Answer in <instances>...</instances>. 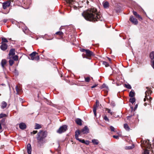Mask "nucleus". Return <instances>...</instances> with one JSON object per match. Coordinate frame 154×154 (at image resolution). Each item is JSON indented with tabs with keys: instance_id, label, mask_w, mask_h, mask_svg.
Wrapping results in <instances>:
<instances>
[{
	"instance_id": "nucleus-36",
	"label": "nucleus",
	"mask_w": 154,
	"mask_h": 154,
	"mask_svg": "<svg viewBox=\"0 0 154 154\" xmlns=\"http://www.w3.org/2000/svg\"><path fill=\"white\" fill-rule=\"evenodd\" d=\"M9 63L10 65L12 66L14 63V61L10 59L9 61Z\"/></svg>"
},
{
	"instance_id": "nucleus-5",
	"label": "nucleus",
	"mask_w": 154,
	"mask_h": 154,
	"mask_svg": "<svg viewBox=\"0 0 154 154\" xmlns=\"http://www.w3.org/2000/svg\"><path fill=\"white\" fill-rule=\"evenodd\" d=\"M67 3H68L69 5V6L72 7H73V8L75 9L76 8H77V7L76 6H75L74 5L75 4L76 2L75 1V0H65Z\"/></svg>"
},
{
	"instance_id": "nucleus-14",
	"label": "nucleus",
	"mask_w": 154,
	"mask_h": 154,
	"mask_svg": "<svg viewBox=\"0 0 154 154\" xmlns=\"http://www.w3.org/2000/svg\"><path fill=\"white\" fill-rule=\"evenodd\" d=\"M36 54H38V53H37L35 51H34L32 52V53L29 54V56L30 57V58H29V59H31L32 60H35V57Z\"/></svg>"
},
{
	"instance_id": "nucleus-3",
	"label": "nucleus",
	"mask_w": 154,
	"mask_h": 154,
	"mask_svg": "<svg viewBox=\"0 0 154 154\" xmlns=\"http://www.w3.org/2000/svg\"><path fill=\"white\" fill-rule=\"evenodd\" d=\"M151 92L152 91L151 90L149 89L145 93V96L143 100L145 102L146 100H147L148 102L145 103H144V105L145 106H146L147 104H149L151 103L152 98L149 96V95L151 94Z\"/></svg>"
},
{
	"instance_id": "nucleus-12",
	"label": "nucleus",
	"mask_w": 154,
	"mask_h": 154,
	"mask_svg": "<svg viewBox=\"0 0 154 154\" xmlns=\"http://www.w3.org/2000/svg\"><path fill=\"white\" fill-rule=\"evenodd\" d=\"M15 54V50L14 49L12 48L10 50L9 54V58L11 59Z\"/></svg>"
},
{
	"instance_id": "nucleus-53",
	"label": "nucleus",
	"mask_w": 154,
	"mask_h": 154,
	"mask_svg": "<svg viewBox=\"0 0 154 154\" xmlns=\"http://www.w3.org/2000/svg\"><path fill=\"white\" fill-rule=\"evenodd\" d=\"M132 117V115L130 116H127V119H130V118H131Z\"/></svg>"
},
{
	"instance_id": "nucleus-33",
	"label": "nucleus",
	"mask_w": 154,
	"mask_h": 154,
	"mask_svg": "<svg viewBox=\"0 0 154 154\" xmlns=\"http://www.w3.org/2000/svg\"><path fill=\"white\" fill-rule=\"evenodd\" d=\"M12 58L14 60H18V56L17 55H15L12 57Z\"/></svg>"
},
{
	"instance_id": "nucleus-11",
	"label": "nucleus",
	"mask_w": 154,
	"mask_h": 154,
	"mask_svg": "<svg viewBox=\"0 0 154 154\" xmlns=\"http://www.w3.org/2000/svg\"><path fill=\"white\" fill-rule=\"evenodd\" d=\"M130 21L134 25H137L138 22L137 20L133 16H131L129 19Z\"/></svg>"
},
{
	"instance_id": "nucleus-56",
	"label": "nucleus",
	"mask_w": 154,
	"mask_h": 154,
	"mask_svg": "<svg viewBox=\"0 0 154 154\" xmlns=\"http://www.w3.org/2000/svg\"><path fill=\"white\" fill-rule=\"evenodd\" d=\"M108 60H109V61H111V59L110 58H108Z\"/></svg>"
},
{
	"instance_id": "nucleus-50",
	"label": "nucleus",
	"mask_w": 154,
	"mask_h": 154,
	"mask_svg": "<svg viewBox=\"0 0 154 154\" xmlns=\"http://www.w3.org/2000/svg\"><path fill=\"white\" fill-rule=\"evenodd\" d=\"M84 143L87 145H88L89 143V142L88 141L86 140V141H85Z\"/></svg>"
},
{
	"instance_id": "nucleus-37",
	"label": "nucleus",
	"mask_w": 154,
	"mask_h": 154,
	"mask_svg": "<svg viewBox=\"0 0 154 154\" xmlns=\"http://www.w3.org/2000/svg\"><path fill=\"white\" fill-rule=\"evenodd\" d=\"M7 115L6 114L3 113H1L0 114V119L6 117Z\"/></svg>"
},
{
	"instance_id": "nucleus-9",
	"label": "nucleus",
	"mask_w": 154,
	"mask_h": 154,
	"mask_svg": "<svg viewBox=\"0 0 154 154\" xmlns=\"http://www.w3.org/2000/svg\"><path fill=\"white\" fill-rule=\"evenodd\" d=\"M11 3V2L10 1H7L6 2L2 3L3 8L4 9H5L8 7L10 6Z\"/></svg>"
},
{
	"instance_id": "nucleus-46",
	"label": "nucleus",
	"mask_w": 154,
	"mask_h": 154,
	"mask_svg": "<svg viewBox=\"0 0 154 154\" xmlns=\"http://www.w3.org/2000/svg\"><path fill=\"white\" fill-rule=\"evenodd\" d=\"M144 154H149V151L147 150H145L144 151Z\"/></svg>"
},
{
	"instance_id": "nucleus-59",
	"label": "nucleus",
	"mask_w": 154,
	"mask_h": 154,
	"mask_svg": "<svg viewBox=\"0 0 154 154\" xmlns=\"http://www.w3.org/2000/svg\"><path fill=\"white\" fill-rule=\"evenodd\" d=\"M87 3H89V2H88H88H87Z\"/></svg>"
},
{
	"instance_id": "nucleus-29",
	"label": "nucleus",
	"mask_w": 154,
	"mask_h": 154,
	"mask_svg": "<svg viewBox=\"0 0 154 154\" xmlns=\"http://www.w3.org/2000/svg\"><path fill=\"white\" fill-rule=\"evenodd\" d=\"M134 96V93L133 91H131L129 93V96L131 97H133Z\"/></svg>"
},
{
	"instance_id": "nucleus-15",
	"label": "nucleus",
	"mask_w": 154,
	"mask_h": 154,
	"mask_svg": "<svg viewBox=\"0 0 154 154\" xmlns=\"http://www.w3.org/2000/svg\"><path fill=\"white\" fill-rule=\"evenodd\" d=\"M27 152L28 154H31L32 152V148L31 144L30 143H28L27 146Z\"/></svg>"
},
{
	"instance_id": "nucleus-60",
	"label": "nucleus",
	"mask_w": 154,
	"mask_h": 154,
	"mask_svg": "<svg viewBox=\"0 0 154 154\" xmlns=\"http://www.w3.org/2000/svg\"><path fill=\"white\" fill-rule=\"evenodd\" d=\"M1 3H0V5H1Z\"/></svg>"
},
{
	"instance_id": "nucleus-54",
	"label": "nucleus",
	"mask_w": 154,
	"mask_h": 154,
	"mask_svg": "<svg viewBox=\"0 0 154 154\" xmlns=\"http://www.w3.org/2000/svg\"><path fill=\"white\" fill-rule=\"evenodd\" d=\"M132 148V147L131 146H128L127 148V149H131Z\"/></svg>"
},
{
	"instance_id": "nucleus-20",
	"label": "nucleus",
	"mask_w": 154,
	"mask_h": 154,
	"mask_svg": "<svg viewBox=\"0 0 154 154\" xmlns=\"http://www.w3.org/2000/svg\"><path fill=\"white\" fill-rule=\"evenodd\" d=\"M7 63V61L5 59H3L2 60L1 64L2 67L4 68Z\"/></svg>"
},
{
	"instance_id": "nucleus-23",
	"label": "nucleus",
	"mask_w": 154,
	"mask_h": 154,
	"mask_svg": "<svg viewBox=\"0 0 154 154\" xmlns=\"http://www.w3.org/2000/svg\"><path fill=\"white\" fill-rule=\"evenodd\" d=\"M76 123L79 125H82V120L79 119H77L76 120Z\"/></svg>"
},
{
	"instance_id": "nucleus-48",
	"label": "nucleus",
	"mask_w": 154,
	"mask_h": 154,
	"mask_svg": "<svg viewBox=\"0 0 154 154\" xmlns=\"http://www.w3.org/2000/svg\"><path fill=\"white\" fill-rule=\"evenodd\" d=\"M112 115H113V117H115V118L119 117V116L116 115H115L114 112V114H113Z\"/></svg>"
},
{
	"instance_id": "nucleus-8",
	"label": "nucleus",
	"mask_w": 154,
	"mask_h": 154,
	"mask_svg": "<svg viewBox=\"0 0 154 154\" xmlns=\"http://www.w3.org/2000/svg\"><path fill=\"white\" fill-rule=\"evenodd\" d=\"M80 134V132L79 130H76L75 132V138L76 139L79 140L80 142L84 143L85 140H81L79 138V135Z\"/></svg>"
},
{
	"instance_id": "nucleus-27",
	"label": "nucleus",
	"mask_w": 154,
	"mask_h": 154,
	"mask_svg": "<svg viewBox=\"0 0 154 154\" xmlns=\"http://www.w3.org/2000/svg\"><path fill=\"white\" fill-rule=\"evenodd\" d=\"M15 89H16V90L17 91V94H19V92H20L21 91V89L18 88L17 86L16 87Z\"/></svg>"
},
{
	"instance_id": "nucleus-39",
	"label": "nucleus",
	"mask_w": 154,
	"mask_h": 154,
	"mask_svg": "<svg viewBox=\"0 0 154 154\" xmlns=\"http://www.w3.org/2000/svg\"><path fill=\"white\" fill-rule=\"evenodd\" d=\"M103 64L105 65V66L106 67H108L109 66V64L106 61H103Z\"/></svg>"
},
{
	"instance_id": "nucleus-18",
	"label": "nucleus",
	"mask_w": 154,
	"mask_h": 154,
	"mask_svg": "<svg viewBox=\"0 0 154 154\" xmlns=\"http://www.w3.org/2000/svg\"><path fill=\"white\" fill-rule=\"evenodd\" d=\"M133 12L134 15L137 18H139V20H142V17L140 16V15L138 14L136 12L133 11Z\"/></svg>"
},
{
	"instance_id": "nucleus-40",
	"label": "nucleus",
	"mask_w": 154,
	"mask_h": 154,
	"mask_svg": "<svg viewBox=\"0 0 154 154\" xmlns=\"http://www.w3.org/2000/svg\"><path fill=\"white\" fill-rule=\"evenodd\" d=\"M2 42H8V41L6 39V38H2Z\"/></svg>"
},
{
	"instance_id": "nucleus-6",
	"label": "nucleus",
	"mask_w": 154,
	"mask_h": 154,
	"mask_svg": "<svg viewBox=\"0 0 154 154\" xmlns=\"http://www.w3.org/2000/svg\"><path fill=\"white\" fill-rule=\"evenodd\" d=\"M80 134H87L89 133V130L87 126H85V127L80 131L79 130Z\"/></svg>"
},
{
	"instance_id": "nucleus-61",
	"label": "nucleus",
	"mask_w": 154,
	"mask_h": 154,
	"mask_svg": "<svg viewBox=\"0 0 154 154\" xmlns=\"http://www.w3.org/2000/svg\"><path fill=\"white\" fill-rule=\"evenodd\" d=\"M1 94H0V96L1 95Z\"/></svg>"
},
{
	"instance_id": "nucleus-47",
	"label": "nucleus",
	"mask_w": 154,
	"mask_h": 154,
	"mask_svg": "<svg viewBox=\"0 0 154 154\" xmlns=\"http://www.w3.org/2000/svg\"><path fill=\"white\" fill-rule=\"evenodd\" d=\"M113 137L117 139H118L119 138V137L117 135H113Z\"/></svg>"
},
{
	"instance_id": "nucleus-31",
	"label": "nucleus",
	"mask_w": 154,
	"mask_h": 154,
	"mask_svg": "<svg viewBox=\"0 0 154 154\" xmlns=\"http://www.w3.org/2000/svg\"><path fill=\"white\" fill-rule=\"evenodd\" d=\"M124 86L125 88H126L128 89H131V86L129 84H125Z\"/></svg>"
},
{
	"instance_id": "nucleus-44",
	"label": "nucleus",
	"mask_w": 154,
	"mask_h": 154,
	"mask_svg": "<svg viewBox=\"0 0 154 154\" xmlns=\"http://www.w3.org/2000/svg\"><path fill=\"white\" fill-rule=\"evenodd\" d=\"M110 105L113 107L115 106V104L114 102L112 101L110 103Z\"/></svg>"
},
{
	"instance_id": "nucleus-43",
	"label": "nucleus",
	"mask_w": 154,
	"mask_h": 154,
	"mask_svg": "<svg viewBox=\"0 0 154 154\" xmlns=\"http://www.w3.org/2000/svg\"><path fill=\"white\" fill-rule=\"evenodd\" d=\"M35 60H39V56L38 55L36 56H35V57L34 58Z\"/></svg>"
},
{
	"instance_id": "nucleus-35",
	"label": "nucleus",
	"mask_w": 154,
	"mask_h": 154,
	"mask_svg": "<svg viewBox=\"0 0 154 154\" xmlns=\"http://www.w3.org/2000/svg\"><path fill=\"white\" fill-rule=\"evenodd\" d=\"M111 131L116 132V129L115 128L112 126H110L109 127Z\"/></svg>"
},
{
	"instance_id": "nucleus-52",
	"label": "nucleus",
	"mask_w": 154,
	"mask_h": 154,
	"mask_svg": "<svg viewBox=\"0 0 154 154\" xmlns=\"http://www.w3.org/2000/svg\"><path fill=\"white\" fill-rule=\"evenodd\" d=\"M87 50L86 49H81V51L82 52H86V51Z\"/></svg>"
},
{
	"instance_id": "nucleus-19",
	"label": "nucleus",
	"mask_w": 154,
	"mask_h": 154,
	"mask_svg": "<svg viewBox=\"0 0 154 154\" xmlns=\"http://www.w3.org/2000/svg\"><path fill=\"white\" fill-rule=\"evenodd\" d=\"M19 127L21 129H24L26 128V125L25 123H22L19 124Z\"/></svg>"
},
{
	"instance_id": "nucleus-32",
	"label": "nucleus",
	"mask_w": 154,
	"mask_h": 154,
	"mask_svg": "<svg viewBox=\"0 0 154 154\" xmlns=\"http://www.w3.org/2000/svg\"><path fill=\"white\" fill-rule=\"evenodd\" d=\"M56 34L60 36H63V33L61 31L57 32L56 33Z\"/></svg>"
},
{
	"instance_id": "nucleus-51",
	"label": "nucleus",
	"mask_w": 154,
	"mask_h": 154,
	"mask_svg": "<svg viewBox=\"0 0 154 154\" xmlns=\"http://www.w3.org/2000/svg\"><path fill=\"white\" fill-rule=\"evenodd\" d=\"M97 85V84H95L94 85H93V86H92L91 87V88H94L95 87H96Z\"/></svg>"
},
{
	"instance_id": "nucleus-7",
	"label": "nucleus",
	"mask_w": 154,
	"mask_h": 154,
	"mask_svg": "<svg viewBox=\"0 0 154 154\" xmlns=\"http://www.w3.org/2000/svg\"><path fill=\"white\" fill-rule=\"evenodd\" d=\"M143 146L144 147L148 149H150L151 147V144L149 143V141L148 140H146L143 142Z\"/></svg>"
},
{
	"instance_id": "nucleus-25",
	"label": "nucleus",
	"mask_w": 154,
	"mask_h": 154,
	"mask_svg": "<svg viewBox=\"0 0 154 154\" xmlns=\"http://www.w3.org/2000/svg\"><path fill=\"white\" fill-rule=\"evenodd\" d=\"M149 57L151 60L154 59V51L151 52L149 55Z\"/></svg>"
},
{
	"instance_id": "nucleus-17",
	"label": "nucleus",
	"mask_w": 154,
	"mask_h": 154,
	"mask_svg": "<svg viewBox=\"0 0 154 154\" xmlns=\"http://www.w3.org/2000/svg\"><path fill=\"white\" fill-rule=\"evenodd\" d=\"M103 5L104 8H107L109 6V4L107 1L104 2H103Z\"/></svg>"
},
{
	"instance_id": "nucleus-45",
	"label": "nucleus",
	"mask_w": 154,
	"mask_h": 154,
	"mask_svg": "<svg viewBox=\"0 0 154 154\" xmlns=\"http://www.w3.org/2000/svg\"><path fill=\"white\" fill-rule=\"evenodd\" d=\"M102 87L103 88H106V89H108V88L107 87V86L105 84H103V85H102Z\"/></svg>"
},
{
	"instance_id": "nucleus-58",
	"label": "nucleus",
	"mask_w": 154,
	"mask_h": 154,
	"mask_svg": "<svg viewBox=\"0 0 154 154\" xmlns=\"http://www.w3.org/2000/svg\"><path fill=\"white\" fill-rule=\"evenodd\" d=\"M44 51H42V53H43L44 52Z\"/></svg>"
},
{
	"instance_id": "nucleus-49",
	"label": "nucleus",
	"mask_w": 154,
	"mask_h": 154,
	"mask_svg": "<svg viewBox=\"0 0 154 154\" xmlns=\"http://www.w3.org/2000/svg\"><path fill=\"white\" fill-rule=\"evenodd\" d=\"M37 132V131H34L32 132H31V133L33 134H35Z\"/></svg>"
},
{
	"instance_id": "nucleus-26",
	"label": "nucleus",
	"mask_w": 154,
	"mask_h": 154,
	"mask_svg": "<svg viewBox=\"0 0 154 154\" xmlns=\"http://www.w3.org/2000/svg\"><path fill=\"white\" fill-rule=\"evenodd\" d=\"M7 104L6 102L3 101L2 103V108L4 109L6 107Z\"/></svg>"
},
{
	"instance_id": "nucleus-42",
	"label": "nucleus",
	"mask_w": 154,
	"mask_h": 154,
	"mask_svg": "<svg viewBox=\"0 0 154 154\" xmlns=\"http://www.w3.org/2000/svg\"><path fill=\"white\" fill-rule=\"evenodd\" d=\"M104 119L106 121L108 122H109V120L106 116H105L103 117Z\"/></svg>"
},
{
	"instance_id": "nucleus-41",
	"label": "nucleus",
	"mask_w": 154,
	"mask_h": 154,
	"mask_svg": "<svg viewBox=\"0 0 154 154\" xmlns=\"http://www.w3.org/2000/svg\"><path fill=\"white\" fill-rule=\"evenodd\" d=\"M85 81L86 82H89L90 80V78L89 77H88L86 78H85Z\"/></svg>"
},
{
	"instance_id": "nucleus-57",
	"label": "nucleus",
	"mask_w": 154,
	"mask_h": 154,
	"mask_svg": "<svg viewBox=\"0 0 154 154\" xmlns=\"http://www.w3.org/2000/svg\"><path fill=\"white\" fill-rule=\"evenodd\" d=\"M137 107V106H136L135 107V108H136Z\"/></svg>"
},
{
	"instance_id": "nucleus-2",
	"label": "nucleus",
	"mask_w": 154,
	"mask_h": 154,
	"mask_svg": "<svg viewBox=\"0 0 154 154\" xmlns=\"http://www.w3.org/2000/svg\"><path fill=\"white\" fill-rule=\"evenodd\" d=\"M47 135L46 131H40L37 134V139L38 144L41 146L45 142V138Z\"/></svg>"
},
{
	"instance_id": "nucleus-38",
	"label": "nucleus",
	"mask_w": 154,
	"mask_h": 154,
	"mask_svg": "<svg viewBox=\"0 0 154 154\" xmlns=\"http://www.w3.org/2000/svg\"><path fill=\"white\" fill-rule=\"evenodd\" d=\"M151 63L152 66L154 69V60L153 59L151 60Z\"/></svg>"
},
{
	"instance_id": "nucleus-16",
	"label": "nucleus",
	"mask_w": 154,
	"mask_h": 154,
	"mask_svg": "<svg viewBox=\"0 0 154 154\" xmlns=\"http://www.w3.org/2000/svg\"><path fill=\"white\" fill-rule=\"evenodd\" d=\"M7 45L6 43H3L0 46V48L3 51L5 50L7 48Z\"/></svg>"
},
{
	"instance_id": "nucleus-28",
	"label": "nucleus",
	"mask_w": 154,
	"mask_h": 154,
	"mask_svg": "<svg viewBox=\"0 0 154 154\" xmlns=\"http://www.w3.org/2000/svg\"><path fill=\"white\" fill-rule=\"evenodd\" d=\"M124 128L126 130L128 131L130 129V128L127 124H124Z\"/></svg>"
},
{
	"instance_id": "nucleus-10",
	"label": "nucleus",
	"mask_w": 154,
	"mask_h": 154,
	"mask_svg": "<svg viewBox=\"0 0 154 154\" xmlns=\"http://www.w3.org/2000/svg\"><path fill=\"white\" fill-rule=\"evenodd\" d=\"M86 57H86L88 59H89L88 58V57H90L94 55V53L91 51H90L89 50H87L85 52Z\"/></svg>"
},
{
	"instance_id": "nucleus-1",
	"label": "nucleus",
	"mask_w": 154,
	"mask_h": 154,
	"mask_svg": "<svg viewBox=\"0 0 154 154\" xmlns=\"http://www.w3.org/2000/svg\"><path fill=\"white\" fill-rule=\"evenodd\" d=\"M82 16L87 20L94 22L102 21L103 18L97 14V10L95 8H91L82 13Z\"/></svg>"
},
{
	"instance_id": "nucleus-24",
	"label": "nucleus",
	"mask_w": 154,
	"mask_h": 154,
	"mask_svg": "<svg viewBox=\"0 0 154 154\" xmlns=\"http://www.w3.org/2000/svg\"><path fill=\"white\" fill-rule=\"evenodd\" d=\"M42 127L41 125L38 124L36 123L35 128V129H38L42 128Z\"/></svg>"
},
{
	"instance_id": "nucleus-4",
	"label": "nucleus",
	"mask_w": 154,
	"mask_h": 154,
	"mask_svg": "<svg viewBox=\"0 0 154 154\" xmlns=\"http://www.w3.org/2000/svg\"><path fill=\"white\" fill-rule=\"evenodd\" d=\"M67 129V126L66 125H63L61 126L57 131V132L59 134L64 132Z\"/></svg>"
},
{
	"instance_id": "nucleus-22",
	"label": "nucleus",
	"mask_w": 154,
	"mask_h": 154,
	"mask_svg": "<svg viewBox=\"0 0 154 154\" xmlns=\"http://www.w3.org/2000/svg\"><path fill=\"white\" fill-rule=\"evenodd\" d=\"M5 121V119H2L1 121H0V133L2 131L1 125Z\"/></svg>"
},
{
	"instance_id": "nucleus-21",
	"label": "nucleus",
	"mask_w": 154,
	"mask_h": 154,
	"mask_svg": "<svg viewBox=\"0 0 154 154\" xmlns=\"http://www.w3.org/2000/svg\"><path fill=\"white\" fill-rule=\"evenodd\" d=\"M91 142L94 145H97L99 143V141L97 139H93L92 140Z\"/></svg>"
},
{
	"instance_id": "nucleus-13",
	"label": "nucleus",
	"mask_w": 154,
	"mask_h": 154,
	"mask_svg": "<svg viewBox=\"0 0 154 154\" xmlns=\"http://www.w3.org/2000/svg\"><path fill=\"white\" fill-rule=\"evenodd\" d=\"M96 106H94L93 108V111L94 113V115L95 116H96L97 114H96V110H97V107L99 106V102L98 100H96Z\"/></svg>"
},
{
	"instance_id": "nucleus-34",
	"label": "nucleus",
	"mask_w": 154,
	"mask_h": 154,
	"mask_svg": "<svg viewBox=\"0 0 154 154\" xmlns=\"http://www.w3.org/2000/svg\"><path fill=\"white\" fill-rule=\"evenodd\" d=\"M135 101V99L134 98H130V102L132 103H133Z\"/></svg>"
},
{
	"instance_id": "nucleus-30",
	"label": "nucleus",
	"mask_w": 154,
	"mask_h": 154,
	"mask_svg": "<svg viewBox=\"0 0 154 154\" xmlns=\"http://www.w3.org/2000/svg\"><path fill=\"white\" fill-rule=\"evenodd\" d=\"M106 110L107 111V112L110 114L111 115H112L113 114H114V112H112L110 109L106 108Z\"/></svg>"
},
{
	"instance_id": "nucleus-55",
	"label": "nucleus",
	"mask_w": 154,
	"mask_h": 154,
	"mask_svg": "<svg viewBox=\"0 0 154 154\" xmlns=\"http://www.w3.org/2000/svg\"><path fill=\"white\" fill-rule=\"evenodd\" d=\"M7 21V20L6 19H4L3 20V22L4 23H6Z\"/></svg>"
}]
</instances>
